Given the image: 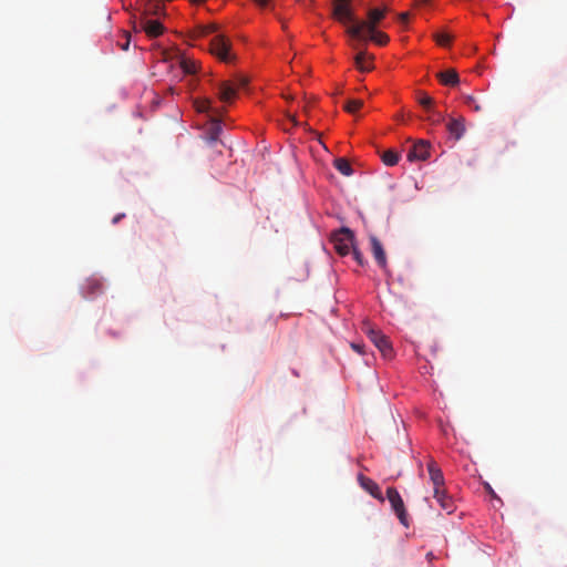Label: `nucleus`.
I'll list each match as a JSON object with an SVG mask.
<instances>
[{"label":"nucleus","mask_w":567,"mask_h":567,"mask_svg":"<svg viewBox=\"0 0 567 567\" xmlns=\"http://www.w3.org/2000/svg\"><path fill=\"white\" fill-rule=\"evenodd\" d=\"M352 255H353L354 260L360 266H364L365 265V260H364L363 255H362V252L360 250H358L357 248H353Z\"/></svg>","instance_id":"29"},{"label":"nucleus","mask_w":567,"mask_h":567,"mask_svg":"<svg viewBox=\"0 0 567 567\" xmlns=\"http://www.w3.org/2000/svg\"><path fill=\"white\" fill-rule=\"evenodd\" d=\"M429 142L421 140L409 150L406 157L410 162L424 161L429 157Z\"/></svg>","instance_id":"9"},{"label":"nucleus","mask_w":567,"mask_h":567,"mask_svg":"<svg viewBox=\"0 0 567 567\" xmlns=\"http://www.w3.org/2000/svg\"><path fill=\"white\" fill-rule=\"evenodd\" d=\"M231 42L223 34L215 35L209 44V51L216 55L220 61L228 63L234 60V55L230 53Z\"/></svg>","instance_id":"2"},{"label":"nucleus","mask_w":567,"mask_h":567,"mask_svg":"<svg viewBox=\"0 0 567 567\" xmlns=\"http://www.w3.org/2000/svg\"><path fill=\"white\" fill-rule=\"evenodd\" d=\"M358 481L363 489H365L372 497L383 502V495L380 489V486L370 477L364 475H359Z\"/></svg>","instance_id":"11"},{"label":"nucleus","mask_w":567,"mask_h":567,"mask_svg":"<svg viewBox=\"0 0 567 567\" xmlns=\"http://www.w3.org/2000/svg\"><path fill=\"white\" fill-rule=\"evenodd\" d=\"M141 28L151 38H156L161 35L164 31V27L159 21L151 19H143L141 21Z\"/></svg>","instance_id":"14"},{"label":"nucleus","mask_w":567,"mask_h":567,"mask_svg":"<svg viewBox=\"0 0 567 567\" xmlns=\"http://www.w3.org/2000/svg\"><path fill=\"white\" fill-rule=\"evenodd\" d=\"M217 25L216 24H208V25H199L197 27L195 30H194V34L196 37H204V35H208L210 33H214L217 31Z\"/></svg>","instance_id":"21"},{"label":"nucleus","mask_w":567,"mask_h":567,"mask_svg":"<svg viewBox=\"0 0 567 567\" xmlns=\"http://www.w3.org/2000/svg\"><path fill=\"white\" fill-rule=\"evenodd\" d=\"M399 19H400V21L402 23H408V21H409V13L408 12L400 13Z\"/></svg>","instance_id":"32"},{"label":"nucleus","mask_w":567,"mask_h":567,"mask_svg":"<svg viewBox=\"0 0 567 567\" xmlns=\"http://www.w3.org/2000/svg\"><path fill=\"white\" fill-rule=\"evenodd\" d=\"M433 497L446 514H452L455 511L454 501L450 495H447L445 488L434 491Z\"/></svg>","instance_id":"10"},{"label":"nucleus","mask_w":567,"mask_h":567,"mask_svg":"<svg viewBox=\"0 0 567 567\" xmlns=\"http://www.w3.org/2000/svg\"><path fill=\"white\" fill-rule=\"evenodd\" d=\"M429 120L432 123L437 124V123H441L443 121V115L440 114V113L432 112V115L429 116Z\"/></svg>","instance_id":"30"},{"label":"nucleus","mask_w":567,"mask_h":567,"mask_svg":"<svg viewBox=\"0 0 567 567\" xmlns=\"http://www.w3.org/2000/svg\"><path fill=\"white\" fill-rule=\"evenodd\" d=\"M85 288L89 290V295H94L102 290V284L97 279H90Z\"/></svg>","instance_id":"25"},{"label":"nucleus","mask_w":567,"mask_h":567,"mask_svg":"<svg viewBox=\"0 0 567 567\" xmlns=\"http://www.w3.org/2000/svg\"><path fill=\"white\" fill-rule=\"evenodd\" d=\"M334 249L341 256H347L350 250H353L354 235L349 228H341L332 237Z\"/></svg>","instance_id":"4"},{"label":"nucleus","mask_w":567,"mask_h":567,"mask_svg":"<svg viewBox=\"0 0 567 567\" xmlns=\"http://www.w3.org/2000/svg\"><path fill=\"white\" fill-rule=\"evenodd\" d=\"M130 45V38L126 39L125 43L122 44L123 50H127Z\"/></svg>","instance_id":"35"},{"label":"nucleus","mask_w":567,"mask_h":567,"mask_svg":"<svg viewBox=\"0 0 567 567\" xmlns=\"http://www.w3.org/2000/svg\"><path fill=\"white\" fill-rule=\"evenodd\" d=\"M221 133V124L218 120H214L210 127V135L213 140H217Z\"/></svg>","instance_id":"28"},{"label":"nucleus","mask_w":567,"mask_h":567,"mask_svg":"<svg viewBox=\"0 0 567 567\" xmlns=\"http://www.w3.org/2000/svg\"><path fill=\"white\" fill-rule=\"evenodd\" d=\"M384 17L385 10L378 8L371 9L368 11L367 21L357 20L355 23L349 25L346 31L352 39L365 40L367 38L364 31L373 32Z\"/></svg>","instance_id":"1"},{"label":"nucleus","mask_w":567,"mask_h":567,"mask_svg":"<svg viewBox=\"0 0 567 567\" xmlns=\"http://www.w3.org/2000/svg\"><path fill=\"white\" fill-rule=\"evenodd\" d=\"M334 167L344 176H351L353 173V169L349 161L346 159L344 157H339L334 159Z\"/></svg>","instance_id":"18"},{"label":"nucleus","mask_w":567,"mask_h":567,"mask_svg":"<svg viewBox=\"0 0 567 567\" xmlns=\"http://www.w3.org/2000/svg\"><path fill=\"white\" fill-rule=\"evenodd\" d=\"M351 348L360 354L364 353V344L362 343H351Z\"/></svg>","instance_id":"31"},{"label":"nucleus","mask_w":567,"mask_h":567,"mask_svg":"<svg viewBox=\"0 0 567 567\" xmlns=\"http://www.w3.org/2000/svg\"><path fill=\"white\" fill-rule=\"evenodd\" d=\"M386 497L391 504V507L395 515L398 516L400 523L404 527H409V516L403 503V499L396 488L394 487H388L386 489Z\"/></svg>","instance_id":"5"},{"label":"nucleus","mask_w":567,"mask_h":567,"mask_svg":"<svg viewBox=\"0 0 567 567\" xmlns=\"http://www.w3.org/2000/svg\"><path fill=\"white\" fill-rule=\"evenodd\" d=\"M417 4H426L430 0H415Z\"/></svg>","instance_id":"36"},{"label":"nucleus","mask_w":567,"mask_h":567,"mask_svg":"<svg viewBox=\"0 0 567 567\" xmlns=\"http://www.w3.org/2000/svg\"><path fill=\"white\" fill-rule=\"evenodd\" d=\"M350 1L351 0H333L332 16L343 24H354L357 21V18L350 7Z\"/></svg>","instance_id":"7"},{"label":"nucleus","mask_w":567,"mask_h":567,"mask_svg":"<svg viewBox=\"0 0 567 567\" xmlns=\"http://www.w3.org/2000/svg\"><path fill=\"white\" fill-rule=\"evenodd\" d=\"M181 68L185 74H194L197 71L196 62L186 58L181 60Z\"/></svg>","instance_id":"20"},{"label":"nucleus","mask_w":567,"mask_h":567,"mask_svg":"<svg viewBox=\"0 0 567 567\" xmlns=\"http://www.w3.org/2000/svg\"><path fill=\"white\" fill-rule=\"evenodd\" d=\"M417 102L422 105L426 111L432 112L433 99L429 96L426 93L420 92Z\"/></svg>","instance_id":"23"},{"label":"nucleus","mask_w":567,"mask_h":567,"mask_svg":"<svg viewBox=\"0 0 567 567\" xmlns=\"http://www.w3.org/2000/svg\"><path fill=\"white\" fill-rule=\"evenodd\" d=\"M363 105V102L361 100H349L346 105L344 110L351 114H353L355 111L361 109Z\"/></svg>","instance_id":"26"},{"label":"nucleus","mask_w":567,"mask_h":567,"mask_svg":"<svg viewBox=\"0 0 567 567\" xmlns=\"http://www.w3.org/2000/svg\"><path fill=\"white\" fill-rule=\"evenodd\" d=\"M195 107L200 113H206L212 110V101L209 99H199L194 102Z\"/></svg>","instance_id":"22"},{"label":"nucleus","mask_w":567,"mask_h":567,"mask_svg":"<svg viewBox=\"0 0 567 567\" xmlns=\"http://www.w3.org/2000/svg\"><path fill=\"white\" fill-rule=\"evenodd\" d=\"M255 3H257L259 7H266L268 4L269 0H252Z\"/></svg>","instance_id":"33"},{"label":"nucleus","mask_w":567,"mask_h":567,"mask_svg":"<svg viewBox=\"0 0 567 567\" xmlns=\"http://www.w3.org/2000/svg\"><path fill=\"white\" fill-rule=\"evenodd\" d=\"M437 78L443 85L455 86L460 82L458 74L454 69H450L444 72H440L437 74Z\"/></svg>","instance_id":"16"},{"label":"nucleus","mask_w":567,"mask_h":567,"mask_svg":"<svg viewBox=\"0 0 567 567\" xmlns=\"http://www.w3.org/2000/svg\"><path fill=\"white\" fill-rule=\"evenodd\" d=\"M447 131L455 140H460L465 133L464 118H452L447 124Z\"/></svg>","instance_id":"15"},{"label":"nucleus","mask_w":567,"mask_h":567,"mask_svg":"<svg viewBox=\"0 0 567 567\" xmlns=\"http://www.w3.org/2000/svg\"><path fill=\"white\" fill-rule=\"evenodd\" d=\"M400 159V155L398 152H394L392 150H388L382 154V161L388 166H394L398 164Z\"/></svg>","instance_id":"19"},{"label":"nucleus","mask_w":567,"mask_h":567,"mask_svg":"<svg viewBox=\"0 0 567 567\" xmlns=\"http://www.w3.org/2000/svg\"><path fill=\"white\" fill-rule=\"evenodd\" d=\"M427 472L430 476V481L433 484V492L436 489H444L445 488V480L443 472L441 467L437 465V463L434 460H430L427 465Z\"/></svg>","instance_id":"8"},{"label":"nucleus","mask_w":567,"mask_h":567,"mask_svg":"<svg viewBox=\"0 0 567 567\" xmlns=\"http://www.w3.org/2000/svg\"><path fill=\"white\" fill-rule=\"evenodd\" d=\"M247 85V79L238 78L236 81H224L218 84V97L224 103H230L239 89Z\"/></svg>","instance_id":"3"},{"label":"nucleus","mask_w":567,"mask_h":567,"mask_svg":"<svg viewBox=\"0 0 567 567\" xmlns=\"http://www.w3.org/2000/svg\"><path fill=\"white\" fill-rule=\"evenodd\" d=\"M464 103L473 109L475 112H480L482 110L481 105L476 102L475 97L472 95L464 96Z\"/></svg>","instance_id":"27"},{"label":"nucleus","mask_w":567,"mask_h":567,"mask_svg":"<svg viewBox=\"0 0 567 567\" xmlns=\"http://www.w3.org/2000/svg\"><path fill=\"white\" fill-rule=\"evenodd\" d=\"M371 251L378 265L385 269L386 268V256L381 241L375 237H370Z\"/></svg>","instance_id":"12"},{"label":"nucleus","mask_w":567,"mask_h":567,"mask_svg":"<svg viewBox=\"0 0 567 567\" xmlns=\"http://www.w3.org/2000/svg\"><path fill=\"white\" fill-rule=\"evenodd\" d=\"M367 334L384 359H391L393 357V348L386 336H384L380 330L372 328L367 330Z\"/></svg>","instance_id":"6"},{"label":"nucleus","mask_w":567,"mask_h":567,"mask_svg":"<svg viewBox=\"0 0 567 567\" xmlns=\"http://www.w3.org/2000/svg\"><path fill=\"white\" fill-rule=\"evenodd\" d=\"M434 39L435 41L437 42V44L442 45V47H446L451 43L452 41V35L449 34L447 32H437L435 35H434Z\"/></svg>","instance_id":"24"},{"label":"nucleus","mask_w":567,"mask_h":567,"mask_svg":"<svg viewBox=\"0 0 567 567\" xmlns=\"http://www.w3.org/2000/svg\"><path fill=\"white\" fill-rule=\"evenodd\" d=\"M123 217H124V214H118V215H116V216L113 218L112 223H113V224H117V223H118Z\"/></svg>","instance_id":"34"},{"label":"nucleus","mask_w":567,"mask_h":567,"mask_svg":"<svg viewBox=\"0 0 567 567\" xmlns=\"http://www.w3.org/2000/svg\"><path fill=\"white\" fill-rule=\"evenodd\" d=\"M367 33L369 35L365 34L367 39L364 41L371 40L375 44L381 45V47L388 44V42L390 40L388 34H385L384 32L377 31V29L373 32H367Z\"/></svg>","instance_id":"17"},{"label":"nucleus","mask_w":567,"mask_h":567,"mask_svg":"<svg viewBox=\"0 0 567 567\" xmlns=\"http://www.w3.org/2000/svg\"><path fill=\"white\" fill-rule=\"evenodd\" d=\"M373 59L367 51H359L354 56V64L361 72H369L373 69Z\"/></svg>","instance_id":"13"}]
</instances>
